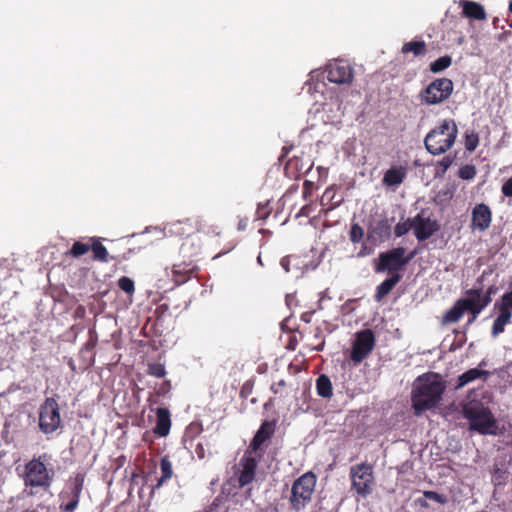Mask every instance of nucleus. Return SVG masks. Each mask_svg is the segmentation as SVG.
<instances>
[{
  "mask_svg": "<svg viewBox=\"0 0 512 512\" xmlns=\"http://www.w3.org/2000/svg\"><path fill=\"white\" fill-rule=\"evenodd\" d=\"M324 346H325V341L322 340L317 346L314 347V350L322 351L324 349Z\"/></svg>",
  "mask_w": 512,
  "mask_h": 512,
  "instance_id": "obj_55",
  "label": "nucleus"
},
{
  "mask_svg": "<svg viewBox=\"0 0 512 512\" xmlns=\"http://www.w3.org/2000/svg\"><path fill=\"white\" fill-rule=\"evenodd\" d=\"M493 291L494 287L490 286L485 294H483L481 288H472L465 292V294L469 296V301L471 303L470 308H467L466 310V312L471 314L466 325H471L476 320L481 311L490 304L491 294Z\"/></svg>",
  "mask_w": 512,
  "mask_h": 512,
  "instance_id": "obj_12",
  "label": "nucleus"
},
{
  "mask_svg": "<svg viewBox=\"0 0 512 512\" xmlns=\"http://www.w3.org/2000/svg\"><path fill=\"white\" fill-rule=\"evenodd\" d=\"M202 254V242L199 236L186 237L180 246V255L183 260L196 263Z\"/></svg>",
  "mask_w": 512,
  "mask_h": 512,
  "instance_id": "obj_20",
  "label": "nucleus"
},
{
  "mask_svg": "<svg viewBox=\"0 0 512 512\" xmlns=\"http://www.w3.org/2000/svg\"><path fill=\"white\" fill-rule=\"evenodd\" d=\"M148 374L156 378H162L166 375L165 366L161 363H150L148 364Z\"/></svg>",
  "mask_w": 512,
  "mask_h": 512,
  "instance_id": "obj_42",
  "label": "nucleus"
},
{
  "mask_svg": "<svg viewBox=\"0 0 512 512\" xmlns=\"http://www.w3.org/2000/svg\"><path fill=\"white\" fill-rule=\"evenodd\" d=\"M252 390V385L249 382H245L240 390V396L247 398Z\"/></svg>",
  "mask_w": 512,
  "mask_h": 512,
  "instance_id": "obj_49",
  "label": "nucleus"
},
{
  "mask_svg": "<svg viewBox=\"0 0 512 512\" xmlns=\"http://www.w3.org/2000/svg\"><path fill=\"white\" fill-rule=\"evenodd\" d=\"M458 127L454 119H444L431 129L424 139L426 150L431 155H442L455 144Z\"/></svg>",
  "mask_w": 512,
  "mask_h": 512,
  "instance_id": "obj_2",
  "label": "nucleus"
},
{
  "mask_svg": "<svg viewBox=\"0 0 512 512\" xmlns=\"http://www.w3.org/2000/svg\"><path fill=\"white\" fill-rule=\"evenodd\" d=\"M47 455L33 457L24 466L23 481L25 487L41 488L44 491L50 489L54 473L49 471L44 463Z\"/></svg>",
  "mask_w": 512,
  "mask_h": 512,
  "instance_id": "obj_4",
  "label": "nucleus"
},
{
  "mask_svg": "<svg viewBox=\"0 0 512 512\" xmlns=\"http://www.w3.org/2000/svg\"><path fill=\"white\" fill-rule=\"evenodd\" d=\"M317 394L322 398H331L333 395V387L330 378L321 374L316 380Z\"/></svg>",
  "mask_w": 512,
  "mask_h": 512,
  "instance_id": "obj_32",
  "label": "nucleus"
},
{
  "mask_svg": "<svg viewBox=\"0 0 512 512\" xmlns=\"http://www.w3.org/2000/svg\"><path fill=\"white\" fill-rule=\"evenodd\" d=\"M349 477L351 489L362 498H366L373 491L375 482L373 466L369 463L355 464L350 467Z\"/></svg>",
  "mask_w": 512,
  "mask_h": 512,
  "instance_id": "obj_6",
  "label": "nucleus"
},
{
  "mask_svg": "<svg viewBox=\"0 0 512 512\" xmlns=\"http://www.w3.org/2000/svg\"><path fill=\"white\" fill-rule=\"evenodd\" d=\"M446 390V382L438 373H425L418 376L411 393L412 407L416 415L437 407Z\"/></svg>",
  "mask_w": 512,
  "mask_h": 512,
  "instance_id": "obj_1",
  "label": "nucleus"
},
{
  "mask_svg": "<svg viewBox=\"0 0 512 512\" xmlns=\"http://www.w3.org/2000/svg\"><path fill=\"white\" fill-rule=\"evenodd\" d=\"M406 175L407 169L405 167H392L385 172L382 181L386 186L397 187L404 182Z\"/></svg>",
  "mask_w": 512,
  "mask_h": 512,
  "instance_id": "obj_26",
  "label": "nucleus"
},
{
  "mask_svg": "<svg viewBox=\"0 0 512 512\" xmlns=\"http://www.w3.org/2000/svg\"><path fill=\"white\" fill-rule=\"evenodd\" d=\"M316 483L317 477L312 471L302 474L293 482L289 501L294 511L303 510L311 502Z\"/></svg>",
  "mask_w": 512,
  "mask_h": 512,
  "instance_id": "obj_5",
  "label": "nucleus"
},
{
  "mask_svg": "<svg viewBox=\"0 0 512 512\" xmlns=\"http://www.w3.org/2000/svg\"><path fill=\"white\" fill-rule=\"evenodd\" d=\"M364 230L358 223H353L350 228L349 238L352 243H359L363 240Z\"/></svg>",
  "mask_w": 512,
  "mask_h": 512,
  "instance_id": "obj_38",
  "label": "nucleus"
},
{
  "mask_svg": "<svg viewBox=\"0 0 512 512\" xmlns=\"http://www.w3.org/2000/svg\"><path fill=\"white\" fill-rule=\"evenodd\" d=\"M85 473H76L68 481L67 489L59 495L61 512H75L79 506L81 493L84 488Z\"/></svg>",
  "mask_w": 512,
  "mask_h": 512,
  "instance_id": "obj_8",
  "label": "nucleus"
},
{
  "mask_svg": "<svg viewBox=\"0 0 512 512\" xmlns=\"http://www.w3.org/2000/svg\"><path fill=\"white\" fill-rule=\"evenodd\" d=\"M413 218L408 219L405 222L398 223L394 228V233L396 237H401L407 234L411 229H413Z\"/></svg>",
  "mask_w": 512,
  "mask_h": 512,
  "instance_id": "obj_41",
  "label": "nucleus"
},
{
  "mask_svg": "<svg viewBox=\"0 0 512 512\" xmlns=\"http://www.w3.org/2000/svg\"><path fill=\"white\" fill-rule=\"evenodd\" d=\"M201 431H202V425L201 424H191L188 427V429L186 431V434H190V433L199 434Z\"/></svg>",
  "mask_w": 512,
  "mask_h": 512,
  "instance_id": "obj_52",
  "label": "nucleus"
},
{
  "mask_svg": "<svg viewBox=\"0 0 512 512\" xmlns=\"http://www.w3.org/2000/svg\"><path fill=\"white\" fill-rule=\"evenodd\" d=\"M246 494H247V496H246V497H247V498H250V497H251V489H248V490H247V492H246Z\"/></svg>",
  "mask_w": 512,
  "mask_h": 512,
  "instance_id": "obj_58",
  "label": "nucleus"
},
{
  "mask_svg": "<svg viewBox=\"0 0 512 512\" xmlns=\"http://www.w3.org/2000/svg\"><path fill=\"white\" fill-rule=\"evenodd\" d=\"M424 496H425V498L435 501L440 504H445L448 501L447 497L445 495L439 494L438 492H435V491H425Z\"/></svg>",
  "mask_w": 512,
  "mask_h": 512,
  "instance_id": "obj_43",
  "label": "nucleus"
},
{
  "mask_svg": "<svg viewBox=\"0 0 512 512\" xmlns=\"http://www.w3.org/2000/svg\"><path fill=\"white\" fill-rule=\"evenodd\" d=\"M303 186H304L303 197L305 199H307L312 194L314 185L311 181L305 180Z\"/></svg>",
  "mask_w": 512,
  "mask_h": 512,
  "instance_id": "obj_48",
  "label": "nucleus"
},
{
  "mask_svg": "<svg viewBox=\"0 0 512 512\" xmlns=\"http://www.w3.org/2000/svg\"><path fill=\"white\" fill-rule=\"evenodd\" d=\"M274 432L275 422L263 421L247 448L249 453H254L261 458L264 454L261 446L273 436Z\"/></svg>",
  "mask_w": 512,
  "mask_h": 512,
  "instance_id": "obj_16",
  "label": "nucleus"
},
{
  "mask_svg": "<svg viewBox=\"0 0 512 512\" xmlns=\"http://www.w3.org/2000/svg\"><path fill=\"white\" fill-rule=\"evenodd\" d=\"M170 389H171V383H170V381H164V382L161 384V386H160V388H159V390H158V392H157V393H158L159 395H164V394H166L167 392H169V391H170Z\"/></svg>",
  "mask_w": 512,
  "mask_h": 512,
  "instance_id": "obj_51",
  "label": "nucleus"
},
{
  "mask_svg": "<svg viewBox=\"0 0 512 512\" xmlns=\"http://www.w3.org/2000/svg\"><path fill=\"white\" fill-rule=\"evenodd\" d=\"M391 230L392 226L390 221L387 218H383L369 227L368 237L379 242H384L390 238Z\"/></svg>",
  "mask_w": 512,
  "mask_h": 512,
  "instance_id": "obj_24",
  "label": "nucleus"
},
{
  "mask_svg": "<svg viewBox=\"0 0 512 512\" xmlns=\"http://www.w3.org/2000/svg\"><path fill=\"white\" fill-rule=\"evenodd\" d=\"M489 375H490V372L487 370L471 368V369L467 370L466 372L462 373L458 377V383H457L456 388H462L465 385H467L468 383H470L476 379H479V378H483L484 380H486Z\"/></svg>",
  "mask_w": 512,
  "mask_h": 512,
  "instance_id": "obj_30",
  "label": "nucleus"
},
{
  "mask_svg": "<svg viewBox=\"0 0 512 512\" xmlns=\"http://www.w3.org/2000/svg\"><path fill=\"white\" fill-rule=\"evenodd\" d=\"M237 495L235 480L233 477L227 479L221 486L218 496L214 498L208 508V512H229L228 500Z\"/></svg>",
  "mask_w": 512,
  "mask_h": 512,
  "instance_id": "obj_15",
  "label": "nucleus"
},
{
  "mask_svg": "<svg viewBox=\"0 0 512 512\" xmlns=\"http://www.w3.org/2000/svg\"><path fill=\"white\" fill-rule=\"evenodd\" d=\"M334 194H335V190L333 187H328L323 195H322V198H321V204L322 205H327L329 202H331L334 198Z\"/></svg>",
  "mask_w": 512,
  "mask_h": 512,
  "instance_id": "obj_45",
  "label": "nucleus"
},
{
  "mask_svg": "<svg viewBox=\"0 0 512 512\" xmlns=\"http://www.w3.org/2000/svg\"><path fill=\"white\" fill-rule=\"evenodd\" d=\"M198 271L199 267L196 264L183 260L181 263L172 266V280L176 285H182L191 278L196 277Z\"/></svg>",
  "mask_w": 512,
  "mask_h": 512,
  "instance_id": "obj_21",
  "label": "nucleus"
},
{
  "mask_svg": "<svg viewBox=\"0 0 512 512\" xmlns=\"http://www.w3.org/2000/svg\"><path fill=\"white\" fill-rule=\"evenodd\" d=\"M292 260H296L295 257L293 256H286V257H283L280 261V264L282 266V268L285 270V272H290V263Z\"/></svg>",
  "mask_w": 512,
  "mask_h": 512,
  "instance_id": "obj_47",
  "label": "nucleus"
},
{
  "mask_svg": "<svg viewBox=\"0 0 512 512\" xmlns=\"http://www.w3.org/2000/svg\"><path fill=\"white\" fill-rule=\"evenodd\" d=\"M39 429L44 434L55 432L61 425L60 409L57 401L48 397L39 409Z\"/></svg>",
  "mask_w": 512,
  "mask_h": 512,
  "instance_id": "obj_10",
  "label": "nucleus"
},
{
  "mask_svg": "<svg viewBox=\"0 0 512 512\" xmlns=\"http://www.w3.org/2000/svg\"><path fill=\"white\" fill-rule=\"evenodd\" d=\"M200 231H203L204 233L209 234V235L219 236L222 232V229L218 224H214L209 227H206L205 225H203L201 223Z\"/></svg>",
  "mask_w": 512,
  "mask_h": 512,
  "instance_id": "obj_44",
  "label": "nucleus"
},
{
  "mask_svg": "<svg viewBox=\"0 0 512 512\" xmlns=\"http://www.w3.org/2000/svg\"><path fill=\"white\" fill-rule=\"evenodd\" d=\"M370 252L367 251L366 249V246H363V248L361 249V251L359 252L358 256L360 257H363V256H366L367 254H369Z\"/></svg>",
  "mask_w": 512,
  "mask_h": 512,
  "instance_id": "obj_56",
  "label": "nucleus"
},
{
  "mask_svg": "<svg viewBox=\"0 0 512 512\" xmlns=\"http://www.w3.org/2000/svg\"><path fill=\"white\" fill-rule=\"evenodd\" d=\"M476 168L474 165H464L460 167L458 171V176L463 180H472L476 176Z\"/></svg>",
  "mask_w": 512,
  "mask_h": 512,
  "instance_id": "obj_40",
  "label": "nucleus"
},
{
  "mask_svg": "<svg viewBox=\"0 0 512 512\" xmlns=\"http://www.w3.org/2000/svg\"><path fill=\"white\" fill-rule=\"evenodd\" d=\"M90 250L92 251V259L94 261H99L102 263H107L112 259H115L113 256H110L106 247L100 241L98 237H90Z\"/></svg>",
  "mask_w": 512,
  "mask_h": 512,
  "instance_id": "obj_27",
  "label": "nucleus"
},
{
  "mask_svg": "<svg viewBox=\"0 0 512 512\" xmlns=\"http://www.w3.org/2000/svg\"><path fill=\"white\" fill-rule=\"evenodd\" d=\"M508 10H509L510 13H512V1L509 2Z\"/></svg>",
  "mask_w": 512,
  "mask_h": 512,
  "instance_id": "obj_57",
  "label": "nucleus"
},
{
  "mask_svg": "<svg viewBox=\"0 0 512 512\" xmlns=\"http://www.w3.org/2000/svg\"><path fill=\"white\" fill-rule=\"evenodd\" d=\"M195 453L199 459L205 458V448L202 443H198L195 447Z\"/></svg>",
  "mask_w": 512,
  "mask_h": 512,
  "instance_id": "obj_53",
  "label": "nucleus"
},
{
  "mask_svg": "<svg viewBox=\"0 0 512 512\" xmlns=\"http://www.w3.org/2000/svg\"><path fill=\"white\" fill-rule=\"evenodd\" d=\"M451 63H452V58L448 55H445V56L439 57L438 59L433 61L430 64V70L433 73H439V72L444 71L448 67H450Z\"/></svg>",
  "mask_w": 512,
  "mask_h": 512,
  "instance_id": "obj_35",
  "label": "nucleus"
},
{
  "mask_svg": "<svg viewBox=\"0 0 512 512\" xmlns=\"http://www.w3.org/2000/svg\"><path fill=\"white\" fill-rule=\"evenodd\" d=\"M401 51L404 54L412 52L415 56H422L426 54L427 47L424 41H410L402 46Z\"/></svg>",
  "mask_w": 512,
  "mask_h": 512,
  "instance_id": "obj_33",
  "label": "nucleus"
},
{
  "mask_svg": "<svg viewBox=\"0 0 512 512\" xmlns=\"http://www.w3.org/2000/svg\"><path fill=\"white\" fill-rule=\"evenodd\" d=\"M259 459L254 453H249V450L245 451L239 462L238 477L234 478L235 483H238V488L245 487L254 481Z\"/></svg>",
  "mask_w": 512,
  "mask_h": 512,
  "instance_id": "obj_13",
  "label": "nucleus"
},
{
  "mask_svg": "<svg viewBox=\"0 0 512 512\" xmlns=\"http://www.w3.org/2000/svg\"><path fill=\"white\" fill-rule=\"evenodd\" d=\"M88 251H90V242L87 243L81 242V241H75L72 244V247L69 251H67L65 254L67 256H71L74 258H79L83 255H85Z\"/></svg>",
  "mask_w": 512,
  "mask_h": 512,
  "instance_id": "obj_34",
  "label": "nucleus"
},
{
  "mask_svg": "<svg viewBox=\"0 0 512 512\" xmlns=\"http://www.w3.org/2000/svg\"><path fill=\"white\" fill-rule=\"evenodd\" d=\"M455 160V156L446 155L436 165V175L444 176Z\"/></svg>",
  "mask_w": 512,
  "mask_h": 512,
  "instance_id": "obj_36",
  "label": "nucleus"
},
{
  "mask_svg": "<svg viewBox=\"0 0 512 512\" xmlns=\"http://www.w3.org/2000/svg\"><path fill=\"white\" fill-rule=\"evenodd\" d=\"M463 417L469 422V429L481 435L495 434L496 419L488 407L481 402L471 401L463 406Z\"/></svg>",
  "mask_w": 512,
  "mask_h": 512,
  "instance_id": "obj_3",
  "label": "nucleus"
},
{
  "mask_svg": "<svg viewBox=\"0 0 512 512\" xmlns=\"http://www.w3.org/2000/svg\"><path fill=\"white\" fill-rule=\"evenodd\" d=\"M257 261L262 265V259L260 255L258 256Z\"/></svg>",
  "mask_w": 512,
  "mask_h": 512,
  "instance_id": "obj_59",
  "label": "nucleus"
},
{
  "mask_svg": "<svg viewBox=\"0 0 512 512\" xmlns=\"http://www.w3.org/2000/svg\"><path fill=\"white\" fill-rule=\"evenodd\" d=\"M171 428L170 412L167 408L159 407L156 409V424L153 428L154 434L159 437H166Z\"/></svg>",
  "mask_w": 512,
  "mask_h": 512,
  "instance_id": "obj_23",
  "label": "nucleus"
},
{
  "mask_svg": "<svg viewBox=\"0 0 512 512\" xmlns=\"http://www.w3.org/2000/svg\"><path fill=\"white\" fill-rule=\"evenodd\" d=\"M161 477L157 480V483L153 486L152 491L162 487L168 480L173 476L172 463L168 456H164L160 460Z\"/></svg>",
  "mask_w": 512,
  "mask_h": 512,
  "instance_id": "obj_31",
  "label": "nucleus"
},
{
  "mask_svg": "<svg viewBox=\"0 0 512 512\" xmlns=\"http://www.w3.org/2000/svg\"><path fill=\"white\" fill-rule=\"evenodd\" d=\"M201 230V220L186 218L168 223L164 227L166 235L180 238L192 237Z\"/></svg>",
  "mask_w": 512,
  "mask_h": 512,
  "instance_id": "obj_14",
  "label": "nucleus"
},
{
  "mask_svg": "<svg viewBox=\"0 0 512 512\" xmlns=\"http://www.w3.org/2000/svg\"><path fill=\"white\" fill-rule=\"evenodd\" d=\"M469 296L465 294V297L458 299L454 305L445 312L442 317V324L457 323L466 312L467 308H470Z\"/></svg>",
  "mask_w": 512,
  "mask_h": 512,
  "instance_id": "obj_22",
  "label": "nucleus"
},
{
  "mask_svg": "<svg viewBox=\"0 0 512 512\" xmlns=\"http://www.w3.org/2000/svg\"><path fill=\"white\" fill-rule=\"evenodd\" d=\"M453 87V82L448 78L436 79L421 92V100L427 105L441 103L450 97Z\"/></svg>",
  "mask_w": 512,
  "mask_h": 512,
  "instance_id": "obj_11",
  "label": "nucleus"
},
{
  "mask_svg": "<svg viewBox=\"0 0 512 512\" xmlns=\"http://www.w3.org/2000/svg\"><path fill=\"white\" fill-rule=\"evenodd\" d=\"M462 6V14L466 18L473 19V20H479L484 21L487 18L486 11L484 9V6L481 5L478 2L470 1V0H464L461 2Z\"/></svg>",
  "mask_w": 512,
  "mask_h": 512,
  "instance_id": "obj_25",
  "label": "nucleus"
},
{
  "mask_svg": "<svg viewBox=\"0 0 512 512\" xmlns=\"http://www.w3.org/2000/svg\"><path fill=\"white\" fill-rule=\"evenodd\" d=\"M248 225V219H240L238 222V230L243 231L247 228Z\"/></svg>",
  "mask_w": 512,
  "mask_h": 512,
  "instance_id": "obj_54",
  "label": "nucleus"
},
{
  "mask_svg": "<svg viewBox=\"0 0 512 512\" xmlns=\"http://www.w3.org/2000/svg\"><path fill=\"white\" fill-rule=\"evenodd\" d=\"M501 191L504 196L512 197V176L507 181L504 182Z\"/></svg>",
  "mask_w": 512,
  "mask_h": 512,
  "instance_id": "obj_46",
  "label": "nucleus"
},
{
  "mask_svg": "<svg viewBox=\"0 0 512 512\" xmlns=\"http://www.w3.org/2000/svg\"><path fill=\"white\" fill-rule=\"evenodd\" d=\"M286 386V381L281 379L279 380L278 382L274 383L272 386H271V391L274 393V394H277L279 393L280 391V388H283Z\"/></svg>",
  "mask_w": 512,
  "mask_h": 512,
  "instance_id": "obj_50",
  "label": "nucleus"
},
{
  "mask_svg": "<svg viewBox=\"0 0 512 512\" xmlns=\"http://www.w3.org/2000/svg\"><path fill=\"white\" fill-rule=\"evenodd\" d=\"M414 257V253L406 255L404 247H396L386 252H381L376 264V272L388 271L390 275L399 274L398 271L403 268Z\"/></svg>",
  "mask_w": 512,
  "mask_h": 512,
  "instance_id": "obj_7",
  "label": "nucleus"
},
{
  "mask_svg": "<svg viewBox=\"0 0 512 512\" xmlns=\"http://www.w3.org/2000/svg\"><path fill=\"white\" fill-rule=\"evenodd\" d=\"M400 279V274H393L390 275L389 278L385 279L376 288V293L374 295L375 300L377 302H380L385 296H387L392 291V289L397 285Z\"/></svg>",
  "mask_w": 512,
  "mask_h": 512,
  "instance_id": "obj_29",
  "label": "nucleus"
},
{
  "mask_svg": "<svg viewBox=\"0 0 512 512\" xmlns=\"http://www.w3.org/2000/svg\"><path fill=\"white\" fill-rule=\"evenodd\" d=\"M492 222V211L485 203L476 204L471 212L470 227L473 231H486Z\"/></svg>",
  "mask_w": 512,
  "mask_h": 512,
  "instance_id": "obj_19",
  "label": "nucleus"
},
{
  "mask_svg": "<svg viewBox=\"0 0 512 512\" xmlns=\"http://www.w3.org/2000/svg\"><path fill=\"white\" fill-rule=\"evenodd\" d=\"M464 145L465 149L469 152H473L479 145V135L478 133L466 132L464 137Z\"/></svg>",
  "mask_w": 512,
  "mask_h": 512,
  "instance_id": "obj_37",
  "label": "nucleus"
},
{
  "mask_svg": "<svg viewBox=\"0 0 512 512\" xmlns=\"http://www.w3.org/2000/svg\"><path fill=\"white\" fill-rule=\"evenodd\" d=\"M413 231L418 241H425L436 233L440 226L436 220L424 217L422 213L413 217Z\"/></svg>",
  "mask_w": 512,
  "mask_h": 512,
  "instance_id": "obj_17",
  "label": "nucleus"
},
{
  "mask_svg": "<svg viewBox=\"0 0 512 512\" xmlns=\"http://www.w3.org/2000/svg\"><path fill=\"white\" fill-rule=\"evenodd\" d=\"M376 345L375 334L371 329H363L355 333L349 359L354 365L362 363L374 350Z\"/></svg>",
  "mask_w": 512,
  "mask_h": 512,
  "instance_id": "obj_9",
  "label": "nucleus"
},
{
  "mask_svg": "<svg viewBox=\"0 0 512 512\" xmlns=\"http://www.w3.org/2000/svg\"><path fill=\"white\" fill-rule=\"evenodd\" d=\"M499 314L493 322L491 333L494 337L504 332L505 326L511 322L512 312L506 308L497 306Z\"/></svg>",
  "mask_w": 512,
  "mask_h": 512,
  "instance_id": "obj_28",
  "label": "nucleus"
},
{
  "mask_svg": "<svg viewBox=\"0 0 512 512\" xmlns=\"http://www.w3.org/2000/svg\"><path fill=\"white\" fill-rule=\"evenodd\" d=\"M327 80L335 84H350L354 78L352 67L345 62H335L326 69Z\"/></svg>",
  "mask_w": 512,
  "mask_h": 512,
  "instance_id": "obj_18",
  "label": "nucleus"
},
{
  "mask_svg": "<svg viewBox=\"0 0 512 512\" xmlns=\"http://www.w3.org/2000/svg\"><path fill=\"white\" fill-rule=\"evenodd\" d=\"M118 287L128 295H132L135 292L134 281L127 276H122L118 280Z\"/></svg>",
  "mask_w": 512,
  "mask_h": 512,
  "instance_id": "obj_39",
  "label": "nucleus"
}]
</instances>
